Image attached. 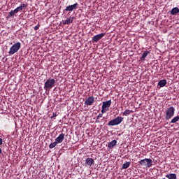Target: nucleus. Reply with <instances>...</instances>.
<instances>
[{
  "instance_id": "1",
  "label": "nucleus",
  "mask_w": 179,
  "mask_h": 179,
  "mask_svg": "<svg viewBox=\"0 0 179 179\" xmlns=\"http://www.w3.org/2000/svg\"><path fill=\"white\" fill-rule=\"evenodd\" d=\"M174 114H176V108L173 106H170L169 108H166L165 111V120L166 121H169L171 120L173 117H174Z\"/></svg>"
},
{
  "instance_id": "2",
  "label": "nucleus",
  "mask_w": 179,
  "mask_h": 179,
  "mask_svg": "<svg viewBox=\"0 0 179 179\" xmlns=\"http://www.w3.org/2000/svg\"><path fill=\"white\" fill-rule=\"evenodd\" d=\"M55 86V79H48L44 84V90H51Z\"/></svg>"
},
{
  "instance_id": "3",
  "label": "nucleus",
  "mask_w": 179,
  "mask_h": 179,
  "mask_svg": "<svg viewBox=\"0 0 179 179\" xmlns=\"http://www.w3.org/2000/svg\"><path fill=\"white\" fill-rule=\"evenodd\" d=\"M122 121H124V117H122V116H117L115 119L110 120L108 123V125L109 127H114L115 125H120V124H121V122H122Z\"/></svg>"
},
{
  "instance_id": "4",
  "label": "nucleus",
  "mask_w": 179,
  "mask_h": 179,
  "mask_svg": "<svg viewBox=\"0 0 179 179\" xmlns=\"http://www.w3.org/2000/svg\"><path fill=\"white\" fill-rule=\"evenodd\" d=\"M21 44L20 42H17L16 43H15L10 48V50L8 52V54L10 55H13V54H16V52H17L19 51V50H20V47H21Z\"/></svg>"
},
{
  "instance_id": "5",
  "label": "nucleus",
  "mask_w": 179,
  "mask_h": 179,
  "mask_svg": "<svg viewBox=\"0 0 179 179\" xmlns=\"http://www.w3.org/2000/svg\"><path fill=\"white\" fill-rule=\"evenodd\" d=\"M78 6H79V3H75L74 4H71L66 7V8L63 10V12L64 13L66 12H69V13H71V12H73V10H76Z\"/></svg>"
},
{
  "instance_id": "6",
  "label": "nucleus",
  "mask_w": 179,
  "mask_h": 179,
  "mask_svg": "<svg viewBox=\"0 0 179 179\" xmlns=\"http://www.w3.org/2000/svg\"><path fill=\"white\" fill-rule=\"evenodd\" d=\"M138 164L141 166H146V167H152V159H148L145 158L144 159H141L138 162Z\"/></svg>"
},
{
  "instance_id": "7",
  "label": "nucleus",
  "mask_w": 179,
  "mask_h": 179,
  "mask_svg": "<svg viewBox=\"0 0 179 179\" xmlns=\"http://www.w3.org/2000/svg\"><path fill=\"white\" fill-rule=\"evenodd\" d=\"M104 36H106V33H101L94 36L92 38V42L97 43V41H99V40H101V38L104 37Z\"/></svg>"
},
{
  "instance_id": "8",
  "label": "nucleus",
  "mask_w": 179,
  "mask_h": 179,
  "mask_svg": "<svg viewBox=\"0 0 179 179\" xmlns=\"http://www.w3.org/2000/svg\"><path fill=\"white\" fill-rule=\"evenodd\" d=\"M94 103V96H89L85 101V106H92Z\"/></svg>"
},
{
  "instance_id": "9",
  "label": "nucleus",
  "mask_w": 179,
  "mask_h": 179,
  "mask_svg": "<svg viewBox=\"0 0 179 179\" xmlns=\"http://www.w3.org/2000/svg\"><path fill=\"white\" fill-rule=\"evenodd\" d=\"M26 8H27V3H22L15 9V12H16L17 13L18 12H22V10H24Z\"/></svg>"
},
{
  "instance_id": "10",
  "label": "nucleus",
  "mask_w": 179,
  "mask_h": 179,
  "mask_svg": "<svg viewBox=\"0 0 179 179\" xmlns=\"http://www.w3.org/2000/svg\"><path fill=\"white\" fill-rule=\"evenodd\" d=\"M110 106H111V100L103 101L102 103V107H103V108H106V110H110Z\"/></svg>"
},
{
  "instance_id": "11",
  "label": "nucleus",
  "mask_w": 179,
  "mask_h": 179,
  "mask_svg": "<svg viewBox=\"0 0 179 179\" xmlns=\"http://www.w3.org/2000/svg\"><path fill=\"white\" fill-rule=\"evenodd\" d=\"M64 139H65V134L62 133L59 134L57 138H56L55 141L57 143H62V142L64 141Z\"/></svg>"
},
{
  "instance_id": "12",
  "label": "nucleus",
  "mask_w": 179,
  "mask_h": 179,
  "mask_svg": "<svg viewBox=\"0 0 179 179\" xmlns=\"http://www.w3.org/2000/svg\"><path fill=\"white\" fill-rule=\"evenodd\" d=\"M73 19H75V17H69L66 20L63 21L62 24L65 25V24H69L71 23H73Z\"/></svg>"
},
{
  "instance_id": "13",
  "label": "nucleus",
  "mask_w": 179,
  "mask_h": 179,
  "mask_svg": "<svg viewBox=\"0 0 179 179\" xmlns=\"http://www.w3.org/2000/svg\"><path fill=\"white\" fill-rule=\"evenodd\" d=\"M85 163L86 164H87V166H93V164H94V159H93L92 158H87L85 160Z\"/></svg>"
},
{
  "instance_id": "14",
  "label": "nucleus",
  "mask_w": 179,
  "mask_h": 179,
  "mask_svg": "<svg viewBox=\"0 0 179 179\" xmlns=\"http://www.w3.org/2000/svg\"><path fill=\"white\" fill-rule=\"evenodd\" d=\"M132 113H134L132 110L127 109L123 112L122 116L128 117V115H130V114H132Z\"/></svg>"
},
{
  "instance_id": "15",
  "label": "nucleus",
  "mask_w": 179,
  "mask_h": 179,
  "mask_svg": "<svg viewBox=\"0 0 179 179\" xmlns=\"http://www.w3.org/2000/svg\"><path fill=\"white\" fill-rule=\"evenodd\" d=\"M149 54H150V52L144 51L141 57L140 58L141 61H145V58H146L148 57V55H149Z\"/></svg>"
},
{
  "instance_id": "16",
  "label": "nucleus",
  "mask_w": 179,
  "mask_h": 179,
  "mask_svg": "<svg viewBox=\"0 0 179 179\" xmlns=\"http://www.w3.org/2000/svg\"><path fill=\"white\" fill-rule=\"evenodd\" d=\"M116 145L117 140H113L108 143V148H109V149H113V148H114V146H115Z\"/></svg>"
},
{
  "instance_id": "17",
  "label": "nucleus",
  "mask_w": 179,
  "mask_h": 179,
  "mask_svg": "<svg viewBox=\"0 0 179 179\" xmlns=\"http://www.w3.org/2000/svg\"><path fill=\"white\" fill-rule=\"evenodd\" d=\"M167 85V80H161L158 83V85L160 86V87H164Z\"/></svg>"
},
{
  "instance_id": "18",
  "label": "nucleus",
  "mask_w": 179,
  "mask_h": 179,
  "mask_svg": "<svg viewBox=\"0 0 179 179\" xmlns=\"http://www.w3.org/2000/svg\"><path fill=\"white\" fill-rule=\"evenodd\" d=\"M169 179H177V175L176 173H170L165 176Z\"/></svg>"
},
{
  "instance_id": "19",
  "label": "nucleus",
  "mask_w": 179,
  "mask_h": 179,
  "mask_svg": "<svg viewBox=\"0 0 179 179\" xmlns=\"http://www.w3.org/2000/svg\"><path fill=\"white\" fill-rule=\"evenodd\" d=\"M176 13H179V8L178 7H175L171 10V15H176Z\"/></svg>"
},
{
  "instance_id": "20",
  "label": "nucleus",
  "mask_w": 179,
  "mask_h": 179,
  "mask_svg": "<svg viewBox=\"0 0 179 179\" xmlns=\"http://www.w3.org/2000/svg\"><path fill=\"white\" fill-rule=\"evenodd\" d=\"M179 121V115H177L172 118V120L170 122V124H176V122H178Z\"/></svg>"
},
{
  "instance_id": "21",
  "label": "nucleus",
  "mask_w": 179,
  "mask_h": 179,
  "mask_svg": "<svg viewBox=\"0 0 179 179\" xmlns=\"http://www.w3.org/2000/svg\"><path fill=\"white\" fill-rule=\"evenodd\" d=\"M129 166H131V162H127L126 163L122 164V169L127 170V169H128V167H129Z\"/></svg>"
},
{
  "instance_id": "22",
  "label": "nucleus",
  "mask_w": 179,
  "mask_h": 179,
  "mask_svg": "<svg viewBox=\"0 0 179 179\" xmlns=\"http://www.w3.org/2000/svg\"><path fill=\"white\" fill-rule=\"evenodd\" d=\"M100 118H103V113H99L97 115L96 122H97V123L101 122L103 121V120H100Z\"/></svg>"
},
{
  "instance_id": "23",
  "label": "nucleus",
  "mask_w": 179,
  "mask_h": 179,
  "mask_svg": "<svg viewBox=\"0 0 179 179\" xmlns=\"http://www.w3.org/2000/svg\"><path fill=\"white\" fill-rule=\"evenodd\" d=\"M16 13H16L15 11V10H11L10 12L9 13V14L8 15L7 17L9 19V17H12L15 16V15H16Z\"/></svg>"
},
{
  "instance_id": "24",
  "label": "nucleus",
  "mask_w": 179,
  "mask_h": 179,
  "mask_svg": "<svg viewBox=\"0 0 179 179\" xmlns=\"http://www.w3.org/2000/svg\"><path fill=\"white\" fill-rule=\"evenodd\" d=\"M57 145H58V143H57V141H55L49 145V148L54 149V148H55V146H57Z\"/></svg>"
},
{
  "instance_id": "25",
  "label": "nucleus",
  "mask_w": 179,
  "mask_h": 179,
  "mask_svg": "<svg viewBox=\"0 0 179 179\" xmlns=\"http://www.w3.org/2000/svg\"><path fill=\"white\" fill-rule=\"evenodd\" d=\"M107 111H108V109H106L102 106V109L101 110V114H106V113H107Z\"/></svg>"
},
{
  "instance_id": "26",
  "label": "nucleus",
  "mask_w": 179,
  "mask_h": 179,
  "mask_svg": "<svg viewBox=\"0 0 179 179\" xmlns=\"http://www.w3.org/2000/svg\"><path fill=\"white\" fill-rule=\"evenodd\" d=\"M40 29V24H37L34 27V30H38Z\"/></svg>"
},
{
  "instance_id": "27",
  "label": "nucleus",
  "mask_w": 179,
  "mask_h": 179,
  "mask_svg": "<svg viewBox=\"0 0 179 179\" xmlns=\"http://www.w3.org/2000/svg\"><path fill=\"white\" fill-rule=\"evenodd\" d=\"M3 143V140L2 138H0V146Z\"/></svg>"
},
{
  "instance_id": "28",
  "label": "nucleus",
  "mask_w": 179,
  "mask_h": 179,
  "mask_svg": "<svg viewBox=\"0 0 179 179\" xmlns=\"http://www.w3.org/2000/svg\"><path fill=\"white\" fill-rule=\"evenodd\" d=\"M2 153V148H0V154Z\"/></svg>"
},
{
  "instance_id": "29",
  "label": "nucleus",
  "mask_w": 179,
  "mask_h": 179,
  "mask_svg": "<svg viewBox=\"0 0 179 179\" xmlns=\"http://www.w3.org/2000/svg\"><path fill=\"white\" fill-rule=\"evenodd\" d=\"M57 116V115H53V117H56Z\"/></svg>"
}]
</instances>
